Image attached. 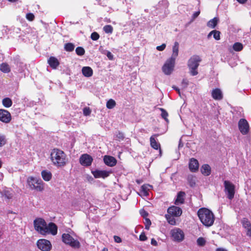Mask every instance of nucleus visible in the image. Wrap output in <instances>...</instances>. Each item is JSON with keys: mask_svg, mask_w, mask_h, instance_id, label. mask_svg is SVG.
<instances>
[{"mask_svg": "<svg viewBox=\"0 0 251 251\" xmlns=\"http://www.w3.org/2000/svg\"><path fill=\"white\" fill-rule=\"evenodd\" d=\"M241 223H242L243 227L245 229L251 226V224L250 222L247 218H243L241 221Z\"/></svg>", "mask_w": 251, "mask_h": 251, "instance_id": "obj_35", "label": "nucleus"}, {"mask_svg": "<svg viewBox=\"0 0 251 251\" xmlns=\"http://www.w3.org/2000/svg\"><path fill=\"white\" fill-rule=\"evenodd\" d=\"M0 193L1 197L6 200H9L13 197L12 190L10 188H3L0 190Z\"/></svg>", "mask_w": 251, "mask_h": 251, "instance_id": "obj_17", "label": "nucleus"}, {"mask_svg": "<svg viewBox=\"0 0 251 251\" xmlns=\"http://www.w3.org/2000/svg\"><path fill=\"white\" fill-rule=\"evenodd\" d=\"M11 120L10 113L6 110L0 109V121L4 123H8Z\"/></svg>", "mask_w": 251, "mask_h": 251, "instance_id": "obj_13", "label": "nucleus"}, {"mask_svg": "<svg viewBox=\"0 0 251 251\" xmlns=\"http://www.w3.org/2000/svg\"><path fill=\"white\" fill-rule=\"evenodd\" d=\"M0 70L5 73H8L10 71L9 66L7 64L3 63L0 65Z\"/></svg>", "mask_w": 251, "mask_h": 251, "instance_id": "obj_33", "label": "nucleus"}, {"mask_svg": "<svg viewBox=\"0 0 251 251\" xmlns=\"http://www.w3.org/2000/svg\"><path fill=\"white\" fill-rule=\"evenodd\" d=\"M92 173L95 178H105L110 175L111 172L106 170H95L92 171Z\"/></svg>", "mask_w": 251, "mask_h": 251, "instance_id": "obj_14", "label": "nucleus"}, {"mask_svg": "<svg viewBox=\"0 0 251 251\" xmlns=\"http://www.w3.org/2000/svg\"><path fill=\"white\" fill-rule=\"evenodd\" d=\"M211 96L212 98L215 100H221L223 98V95L221 89L219 88H215L212 90Z\"/></svg>", "mask_w": 251, "mask_h": 251, "instance_id": "obj_18", "label": "nucleus"}, {"mask_svg": "<svg viewBox=\"0 0 251 251\" xmlns=\"http://www.w3.org/2000/svg\"><path fill=\"white\" fill-rule=\"evenodd\" d=\"M201 172L205 176H209L211 172L210 166L207 164L203 165L201 168Z\"/></svg>", "mask_w": 251, "mask_h": 251, "instance_id": "obj_29", "label": "nucleus"}, {"mask_svg": "<svg viewBox=\"0 0 251 251\" xmlns=\"http://www.w3.org/2000/svg\"><path fill=\"white\" fill-rule=\"evenodd\" d=\"M140 213L141 215V216L144 218L147 217L148 215V213H147V212H146L144 209L140 210Z\"/></svg>", "mask_w": 251, "mask_h": 251, "instance_id": "obj_50", "label": "nucleus"}, {"mask_svg": "<svg viewBox=\"0 0 251 251\" xmlns=\"http://www.w3.org/2000/svg\"><path fill=\"white\" fill-rule=\"evenodd\" d=\"M1 161H0V168L1 167Z\"/></svg>", "mask_w": 251, "mask_h": 251, "instance_id": "obj_62", "label": "nucleus"}, {"mask_svg": "<svg viewBox=\"0 0 251 251\" xmlns=\"http://www.w3.org/2000/svg\"><path fill=\"white\" fill-rule=\"evenodd\" d=\"M48 62L50 66L53 69H56L59 64L58 60L54 57H50Z\"/></svg>", "mask_w": 251, "mask_h": 251, "instance_id": "obj_26", "label": "nucleus"}, {"mask_svg": "<svg viewBox=\"0 0 251 251\" xmlns=\"http://www.w3.org/2000/svg\"><path fill=\"white\" fill-rule=\"evenodd\" d=\"M103 29L106 33H112L113 32V27L111 25H105L103 27Z\"/></svg>", "mask_w": 251, "mask_h": 251, "instance_id": "obj_38", "label": "nucleus"}, {"mask_svg": "<svg viewBox=\"0 0 251 251\" xmlns=\"http://www.w3.org/2000/svg\"><path fill=\"white\" fill-rule=\"evenodd\" d=\"M238 127L240 131L243 135H246L249 132V125L247 121L245 119H241L239 120Z\"/></svg>", "mask_w": 251, "mask_h": 251, "instance_id": "obj_11", "label": "nucleus"}, {"mask_svg": "<svg viewBox=\"0 0 251 251\" xmlns=\"http://www.w3.org/2000/svg\"><path fill=\"white\" fill-rule=\"evenodd\" d=\"M35 229L40 234L46 235L51 234L55 235L57 232V227L55 224L50 223L47 225L45 221L42 218H37L34 221Z\"/></svg>", "mask_w": 251, "mask_h": 251, "instance_id": "obj_1", "label": "nucleus"}, {"mask_svg": "<svg viewBox=\"0 0 251 251\" xmlns=\"http://www.w3.org/2000/svg\"><path fill=\"white\" fill-rule=\"evenodd\" d=\"M27 181L31 189L39 192H41L44 189L45 183L40 179L31 176L28 178Z\"/></svg>", "mask_w": 251, "mask_h": 251, "instance_id": "obj_5", "label": "nucleus"}, {"mask_svg": "<svg viewBox=\"0 0 251 251\" xmlns=\"http://www.w3.org/2000/svg\"><path fill=\"white\" fill-rule=\"evenodd\" d=\"M151 225V221L149 219L146 218L145 219V228L146 229H149V227Z\"/></svg>", "mask_w": 251, "mask_h": 251, "instance_id": "obj_47", "label": "nucleus"}, {"mask_svg": "<svg viewBox=\"0 0 251 251\" xmlns=\"http://www.w3.org/2000/svg\"><path fill=\"white\" fill-rule=\"evenodd\" d=\"M190 177V176H188V180H189Z\"/></svg>", "mask_w": 251, "mask_h": 251, "instance_id": "obj_63", "label": "nucleus"}, {"mask_svg": "<svg viewBox=\"0 0 251 251\" xmlns=\"http://www.w3.org/2000/svg\"><path fill=\"white\" fill-rule=\"evenodd\" d=\"M193 183L195 184V182H191V185L192 186L193 185Z\"/></svg>", "mask_w": 251, "mask_h": 251, "instance_id": "obj_61", "label": "nucleus"}, {"mask_svg": "<svg viewBox=\"0 0 251 251\" xmlns=\"http://www.w3.org/2000/svg\"><path fill=\"white\" fill-rule=\"evenodd\" d=\"M81 71L83 75L87 77L92 76L93 74L92 69L88 66L83 67L82 68Z\"/></svg>", "mask_w": 251, "mask_h": 251, "instance_id": "obj_24", "label": "nucleus"}, {"mask_svg": "<svg viewBox=\"0 0 251 251\" xmlns=\"http://www.w3.org/2000/svg\"><path fill=\"white\" fill-rule=\"evenodd\" d=\"M175 60L171 58L168 59L162 68L163 72L166 75H170L173 72L175 64Z\"/></svg>", "mask_w": 251, "mask_h": 251, "instance_id": "obj_8", "label": "nucleus"}, {"mask_svg": "<svg viewBox=\"0 0 251 251\" xmlns=\"http://www.w3.org/2000/svg\"><path fill=\"white\" fill-rule=\"evenodd\" d=\"M2 103L5 107L8 108L12 105V102L10 98H5L2 100Z\"/></svg>", "mask_w": 251, "mask_h": 251, "instance_id": "obj_31", "label": "nucleus"}, {"mask_svg": "<svg viewBox=\"0 0 251 251\" xmlns=\"http://www.w3.org/2000/svg\"><path fill=\"white\" fill-rule=\"evenodd\" d=\"M225 187V191L227 195V197L229 200H232L234 196L235 186L228 180H225L224 183Z\"/></svg>", "mask_w": 251, "mask_h": 251, "instance_id": "obj_7", "label": "nucleus"}, {"mask_svg": "<svg viewBox=\"0 0 251 251\" xmlns=\"http://www.w3.org/2000/svg\"><path fill=\"white\" fill-rule=\"evenodd\" d=\"M239 2L241 3H244L247 1V0H237Z\"/></svg>", "mask_w": 251, "mask_h": 251, "instance_id": "obj_58", "label": "nucleus"}, {"mask_svg": "<svg viewBox=\"0 0 251 251\" xmlns=\"http://www.w3.org/2000/svg\"><path fill=\"white\" fill-rule=\"evenodd\" d=\"M197 243L198 246L202 247L205 245L206 243V240L204 238L199 237L197 240Z\"/></svg>", "mask_w": 251, "mask_h": 251, "instance_id": "obj_37", "label": "nucleus"}, {"mask_svg": "<svg viewBox=\"0 0 251 251\" xmlns=\"http://www.w3.org/2000/svg\"><path fill=\"white\" fill-rule=\"evenodd\" d=\"M152 188L150 184H146L142 185L140 189L139 195L142 197H147L149 195V191Z\"/></svg>", "mask_w": 251, "mask_h": 251, "instance_id": "obj_19", "label": "nucleus"}, {"mask_svg": "<svg viewBox=\"0 0 251 251\" xmlns=\"http://www.w3.org/2000/svg\"><path fill=\"white\" fill-rule=\"evenodd\" d=\"M189 169L191 172H196L199 168V162L195 158H191L189 164Z\"/></svg>", "mask_w": 251, "mask_h": 251, "instance_id": "obj_21", "label": "nucleus"}, {"mask_svg": "<svg viewBox=\"0 0 251 251\" xmlns=\"http://www.w3.org/2000/svg\"><path fill=\"white\" fill-rule=\"evenodd\" d=\"M212 35H213V33H212V31H211V32H210L209 33V34H208V35H207V38H208V39H209V38L211 37V36H212Z\"/></svg>", "mask_w": 251, "mask_h": 251, "instance_id": "obj_57", "label": "nucleus"}, {"mask_svg": "<svg viewBox=\"0 0 251 251\" xmlns=\"http://www.w3.org/2000/svg\"><path fill=\"white\" fill-rule=\"evenodd\" d=\"M115 105H116V102L113 99H110L106 102V107L108 109H112L115 106Z\"/></svg>", "mask_w": 251, "mask_h": 251, "instance_id": "obj_34", "label": "nucleus"}, {"mask_svg": "<svg viewBox=\"0 0 251 251\" xmlns=\"http://www.w3.org/2000/svg\"><path fill=\"white\" fill-rule=\"evenodd\" d=\"M171 234L173 240L177 242L182 241L184 238V234L182 230L176 228L171 231Z\"/></svg>", "mask_w": 251, "mask_h": 251, "instance_id": "obj_10", "label": "nucleus"}, {"mask_svg": "<svg viewBox=\"0 0 251 251\" xmlns=\"http://www.w3.org/2000/svg\"><path fill=\"white\" fill-rule=\"evenodd\" d=\"M62 241L66 244L72 248L78 249L80 247V243L77 240L74 239L68 233H64L62 235Z\"/></svg>", "mask_w": 251, "mask_h": 251, "instance_id": "obj_6", "label": "nucleus"}, {"mask_svg": "<svg viewBox=\"0 0 251 251\" xmlns=\"http://www.w3.org/2000/svg\"><path fill=\"white\" fill-rule=\"evenodd\" d=\"M41 176L43 179L46 181H50L52 177V174L50 171L43 170L41 172Z\"/></svg>", "mask_w": 251, "mask_h": 251, "instance_id": "obj_27", "label": "nucleus"}, {"mask_svg": "<svg viewBox=\"0 0 251 251\" xmlns=\"http://www.w3.org/2000/svg\"><path fill=\"white\" fill-rule=\"evenodd\" d=\"M167 212L169 214L175 217H179L182 214L181 209L176 206H172L167 209Z\"/></svg>", "mask_w": 251, "mask_h": 251, "instance_id": "obj_15", "label": "nucleus"}, {"mask_svg": "<svg viewBox=\"0 0 251 251\" xmlns=\"http://www.w3.org/2000/svg\"><path fill=\"white\" fill-rule=\"evenodd\" d=\"M173 88L174 89H175V90H176L178 92L179 95L180 96V90H179V88H178L177 87H176L175 86H173Z\"/></svg>", "mask_w": 251, "mask_h": 251, "instance_id": "obj_55", "label": "nucleus"}, {"mask_svg": "<svg viewBox=\"0 0 251 251\" xmlns=\"http://www.w3.org/2000/svg\"><path fill=\"white\" fill-rule=\"evenodd\" d=\"M233 49L236 51H239L242 50L243 46L242 44L239 42H236L233 45Z\"/></svg>", "mask_w": 251, "mask_h": 251, "instance_id": "obj_32", "label": "nucleus"}, {"mask_svg": "<svg viewBox=\"0 0 251 251\" xmlns=\"http://www.w3.org/2000/svg\"><path fill=\"white\" fill-rule=\"evenodd\" d=\"M201 61L200 56L197 55H193L188 60L187 66L191 75L195 76L198 74V68Z\"/></svg>", "mask_w": 251, "mask_h": 251, "instance_id": "obj_4", "label": "nucleus"}, {"mask_svg": "<svg viewBox=\"0 0 251 251\" xmlns=\"http://www.w3.org/2000/svg\"><path fill=\"white\" fill-rule=\"evenodd\" d=\"M139 239L141 241H145L147 240V237L144 233H142L140 236H139Z\"/></svg>", "mask_w": 251, "mask_h": 251, "instance_id": "obj_51", "label": "nucleus"}, {"mask_svg": "<svg viewBox=\"0 0 251 251\" xmlns=\"http://www.w3.org/2000/svg\"><path fill=\"white\" fill-rule=\"evenodd\" d=\"M219 22V18L217 17H215L207 22V26L209 28H214L216 26Z\"/></svg>", "mask_w": 251, "mask_h": 251, "instance_id": "obj_28", "label": "nucleus"}, {"mask_svg": "<svg viewBox=\"0 0 251 251\" xmlns=\"http://www.w3.org/2000/svg\"><path fill=\"white\" fill-rule=\"evenodd\" d=\"M246 234L248 236L251 237V226L250 227L246 228Z\"/></svg>", "mask_w": 251, "mask_h": 251, "instance_id": "obj_52", "label": "nucleus"}, {"mask_svg": "<svg viewBox=\"0 0 251 251\" xmlns=\"http://www.w3.org/2000/svg\"><path fill=\"white\" fill-rule=\"evenodd\" d=\"M99 38V34L97 32H94L91 35V38L94 41H97Z\"/></svg>", "mask_w": 251, "mask_h": 251, "instance_id": "obj_43", "label": "nucleus"}, {"mask_svg": "<svg viewBox=\"0 0 251 251\" xmlns=\"http://www.w3.org/2000/svg\"><path fill=\"white\" fill-rule=\"evenodd\" d=\"M179 44L176 42L173 47V52L171 57L170 58L172 59L176 60V58L178 54Z\"/></svg>", "mask_w": 251, "mask_h": 251, "instance_id": "obj_25", "label": "nucleus"}, {"mask_svg": "<svg viewBox=\"0 0 251 251\" xmlns=\"http://www.w3.org/2000/svg\"><path fill=\"white\" fill-rule=\"evenodd\" d=\"M165 47H166V45L165 44H163L161 46H157L156 47V49L158 50L162 51L165 49Z\"/></svg>", "mask_w": 251, "mask_h": 251, "instance_id": "obj_48", "label": "nucleus"}, {"mask_svg": "<svg viewBox=\"0 0 251 251\" xmlns=\"http://www.w3.org/2000/svg\"><path fill=\"white\" fill-rule=\"evenodd\" d=\"M200 10L194 13V14H193L192 17V21L194 20L197 17H198V16L200 15Z\"/></svg>", "mask_w": 251, "mask_h": 251, "instance_id": "obj_49", "label": "nucleus"}, {"mask_svg": "<svg viewBox=\"0 0 251 251\" xmlns=\"http://www.w3.org/2000/svg\"><path fill=\"white\" fill-rule=\"evenodd\" d=\"M103 161L106 165L110 167L114 166L117 163L116 159L114 157L111 156H105Z\"/></svg>", "mask_w": 251, "mask_h": 251, "instance_id": "obj_20", "label": "nucleus"}, {"mask_svg": "<svg viewBox=\"0 0 251 251\" xmlns=\"http://www.w3.org/2000/svg\"><path fill=\"white\" fill-rule=\"evenodd\" d=\"M175 216H172L169 213L165 215V218L167 222L171 225H175L176 224V221L175 219Z\"/></svg>", "mask_w": 251, "mask_h": 251, "instance_id": "obj_30", "label": "nucleus"}, {"mask_svg": "<svg viewBox=\"0 0 251 251\" xmlns=\"http://www.w3.org/2000/svg\"><path fill=\"white\" fill-rule=\"evenodd\" d=\"M6 143V139L4 135L0 133V147L3 146Z\"/></svg>", "mask_w": 251, "mask_h": 251, "instance_id": "obj_42", "label": "nucleus"}, {"mask_svg": "<svg viewBox=\"0 0 251 251\" xmlns=\"http://www.w3.org/2000/svg\"><path fill=\"white\" fill-rule=\"evenodd\" d=\"M93 160V158L87 153L81 155L79 158V163L81 165L85 167L90 166Z\"/></svg>", "mask_w": 251, "mask_h": 251, "instance_id": "obj_12", "label": "nucleus"}, {"mask_svg": "<svg viewBox=\"0 0 251 251\" xmlns=\"http://www.w3.org/2000/svg\"><path fill=\"white\" fill-rule=\"evenodd\" d=\"M104 54L106 55V56L108 57V58L110 60H112L114 59L113 55L111 53V52L108 50H106Z\"/></svg>", "mask_w": 251, "mask_h": 251, "instance_id": "obj_46", "label": "nucleus"}, {"mask_svg": "<svg viewBox=\"0 0 251 251\" xmlns=\"http://www.w3.org/2000/svg\"><path fill=\"white\" fill-rule=\"evenodd\" d=\"M158 136V134H154L150 138L151 146L155 150H158L160 148L159 143L156 142L155 140V137H157Z\"/></svg>", "mask_w": 251, "mask_h": 251, "instance_id": "obj_23", "label": "nucleus"}, {"mask_svg": "<svg viewBox=\"0 0 251 251\" xmlns=\"http://www.w3.org/2000/svg\"><path fill=\"white\" fill-rule=\"evenodd\" d=\"M26 18L29 21H33L34 20L35 16L33 13H28L26 14Z\"/></svg>", "mask_w": 251, "mask_h": 251, "instance_id": "obj_44", "label": "nucleus"}, {"mask_svg": "<svg viewBox=\"0 0 251 251\" xmlns=\"http://www.w3.org/2000/svg\"><path fill=\"white\" fill-rule=\"evenodd\" d=\"M185 193L184 192L180 191L178 193L176 198L175 200V203L176 205H179L182 204L184 202V198Z\"/></svg>", "mask_w": 251, "mask_h": 251, "instance_id": "obj_22", "label": "nucleus"}, {"mask_svg": "<svg viewBox=\"0 0 251 251\" xmlns=\"http://www.w3.org/2000/svg\"><path fill=\"white\" fill-rule=\"evenodd\" d=\"M151 244L152 245H153V246H155L157 245V243L156 241L154 239L152 238L151 239Z\"/></svg>", "mask_w": 251, "mask_h": 251, "instance_id": "obj_54", "label": "nucleus"}, {"mask_svg": "<svg viewBox=\"0 0 251 251\" xmlns=\"http://www.w3.org/2000/svg\"><path fill=\"white\" fill-rule=\"evenodd\" d=\"M7 0L10 2H14L16 1V0Z\"/></svg>", "mask_w": 251, "mask_h": 251, "instance_id": "obj_60", "label": "nucleus"}, {"mask_svg": "<svg viewBox=\"0 0 251 251\" xmlns=\"http://www.w3.org/2000/svg\"><path fill=\"white\" fill-rule=\"evenodd\" d=\"M50 157L53 165L57 167H63L66 164V155L64 151L60 150L53 149L51 152Z\"/></svg>", "mask_w": 251, "mask_h": 251, "instance_id": "obj_3", "label": "nucleus"}, {"mask_svg": "<svg viewBox=\"0 0 251 251\" xmlns=\"http://www.w3.org/2000/svg\"><path fill=\"white\" fill-rule=\"evenodd\" d=\"M83 112L85 116H88L91 114V110L89 107H86L83 109Z\"/></svg>", "mask_w": 251, "mask_h": 251, "instance_id": "obj_45", "label": "nucleus"}, {"mask_svg": "<svg viewBox=\"0 0 251 251\" xmlns=\"http://www.w3.org/2000/svg\"><path fill=\"white\" fill-rule=\"evenodd\" d=\"M75 52L78 55L81 56L84 54L85 50L83 48L79 47L76 48L75 50Z\"/></svg>", "mask_w": 251, "mask_h": 251, "instance_id": "obj_41", "label": "nucleus"}, {"mask_svg": "<svg viewBox=\"0 0 251 251\" xmlns=\"http://www.w3.org/2000/svg\"><path fill=\"white\" fill-rule=\"evenodd\" d=\"M3 178V175L1 173H0V180H2Z\"/></svg>", "mask_w": 251, "mask_h": 251, "instance_id": "obj_59", "label": "nucleus"}, {"mask_svg": "<svg viewBox=\"0 0 251 251\" xmlns=\"http://www.w3.org/2000/svg\"><path fill=\"white\" fill-rule=\"evenodd\" d=\"M198 217L201 222L206 226H211L214 222L215 218L213 213L205 208H200L198 211Z\"/></svg>", "mask_w": 251, "mask_h": 251, "instance_id": "obj_2", "label": "nucleus"}, {"mask_svg": "<svg viewBox=\"0 0 251 251\" xmlns=\"http://www.w3.org/2000/svg\"><path fill=\"white\" fill-rule=\"evenodd\" d=\"M74 45L71 43H67L64 46V49L67 51H72L74 50Z\"/></svg>", "mask_w": 251, "mask_h": 251, "instance_id": "obj_36", "label": "nucleus"}, {"mask_svg": "<svg viewBox=\"0 0 251 251\" xmlns=\"http://www.w3.org/2000/svg\"><path fill=\"white\" fill-rule=\"evenodd\" d=\"M213 35L214 38L216 40H220V34L221 32L216 30H212Z\"/></svg>", "mask_w": 251, "mask_h": 251, "instance_id": "obj_40", "label": "nucleus"}, {"mask_svg": "<svg viewBox=\"0 0 251 251\" xmlns=\"http://www.w3.org/2000/svg\"><path fill=\"white\" fill-rule=\"evenodd\" d=\"M216 251H227L226 249L224 248H218Z\"/></svg>", "mask_w": 251, "mask_h": 251, "instance_id": "obj_56", "label": "nucleus"}, {"mask_svg": "<svg viewBox=\"0 0 251 251\" xmlns=\"http://www.w3.org/2000/svg\"><path fill=\"white\" fill-rule=\"evenodd\" d=\"M114 240L117 243H121L122 242V240L121 238L117 236H114Z\"/></svg>", "mask_w": 251, "mask_h": 251, "instance_id": "obj_53", "label": "nucleus"}, {"mask_svg": "<svg viewBox=\"0 0 251 251\" xmlns=\"http://www.w3.org/2000/svg\"><path fill=\"white\" fill-rule=\"evenodd\" d=\"M37 245L38 248L42 251H50L52 247L50 241L44 239L38 240Z\"/></svg>", "mask_w": 251, "mask_h": 251, "instance_id": "obj_9", "label": "nucleus"}, {"mask_svg": "<svg viewBox=\"0 0 251 251\" xmlns=\"http://www.w3.org/2000/svg\"><path fill=\"white\" fill-rule=\"evenodd\" d=\"M160 110L161 111V117L163 118L167 123L169 122L167 117L168 116V114L167 111L163 108H160Z\"/></svg>", "mask_w": 251, "mask_h": 251, "instance_id": "obj_39", "label": "nucleus"}, {"mask_svg": "<svg viewBox=\"0 0 251 251\" xmlns=\"http://www.w3.org/2000/svg\"><path fill=\"white\" fill-rule=\"evenodd\" d=\"M18 68V75L17 74L19 78L25 77V65L22 62H17V68Z\"/></svg>", "mask_w": 251, "mask_h": 251, "instance_id": "obj_16", "label": "nucleus"}]
</instances>
